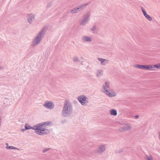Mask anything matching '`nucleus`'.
<instances>
[{
    "label": "nucleus",
    "mask_w": 160,
    "mask_h": 160,
    "mask_svg": "<svg viewBox=\"0 0 160 160\" xmlns=\"http://www.w3.org/2000/svg\"><path fill=\"white\" fill-rule=\"evenodd\" d=\"M73 110L72 103L68 100H66L64 102L62 111V116L64 118L69 117L72 113Z\"/></svg>",
    "instance_id": "1"
},
{
    "label": "nucleus",
    "mask_w": 160,
    "mask_h": 160,
    "mask_svg": "<svg viewBox=\"0 0 160 160\" xmlns=\"http://www.w3.org/2000/svg\"><path fill=\"white\" fill-rule=\"evenodd\" d=\"M50 122H46L40 123L35 125V132L39 135H43L48 134L49 131L45 128V125H48Z\"/></svg>",
    "instance_id": "2"
},
{
    "label": "nucleus",
    "mask_w": 160,
    "mask_h": 160,
    "mask_svg": "<svg viewBox=\"0 0 160 160\" xmlns=\"http://www.w3.org/2000/svg\"><path fill=\"white\" fill-rule=\"evenodd\" d=\"M45 29L42 28L33 39L31 44V46H35L38 44L41 41L45 34Z\"/></svg>",
    "instance_id": "3"
},
{
    "label": "nucleus",
    "mask_w": 160,
    "mask_h": 160,
    "mask_svg": "<svg viewBox=\"0 0 160 160\" xmlns=\"http://www.w3.org/2000/svg\"><path fill=\"white\" fill-rule=\"evenodd\" d=\"M103 92L109 97L115 96L116 94L115 92L112 91L110 89V83L106 82L103 86Z\"/></svg>",
    "instance_id": "4"
},
{
    "label": "nucleus",
    "mask_w": 160,
    "mask_h": 160,
    "mask_svg": "<svg viewBox=\"0 0 160 160\" xmlns=\"http://www.w3.org/2000/svg\"><path fill=\"white\" fill-rule=\"evenodd\" d=\"M90 13L88 12L83 15V18L81 19L80 24L82 26H85L89 21Z\"/></svg>",
    "instance_id": "5"
},
{
    "label": "nucleus",
    "mask_w": 160,
    "mask_h": 160,
    "mask_svg": "<svg viewBox=\"0 0 160 160\" xmlns=\"http://www.w3.org/2000/svg\"><path fill=\"white\" fill-rule=\"evenodd\" d=\"M78 100L81 104L83 106H86L88 103V98L84 95H80L77 98Z\"/></svg>",
    "instance_id": "6"
},
{
    "label": "nucleus",
    "mask_w": 160,
    "mask_h": 160,
    "mask_svg": "<svg viewBox=\"0 0 160 160\" xmlns=\"http://www.w3.org/2000/svg\"><path fill=\"white\" fill-rule=\"evenodd\" d=\"M43 106L47 109L52 110L54 108L55 105L53 102L49 101H46L45 102Z\"/></svg>",
    "instance_id": "7"
},
{
    "label": "nucleus",
    "mask_w": 160,
    "mask_h": 160,
    "mask_svg": "<svg viewBox=\"0 0 160 160\" xmlns=\"http://www.w3.org/2000/svg\"><path fill=\"white\" fill-rule=\"evenodd\" d=\"M135 67L142 70H152V65H137L135 66Z\"/></svg>",
    "instance_id": "8"
},
{
    "label": "nucleus",
    "mask_w": 160,
    "mask_h": 160,
    "mask_svg": "<svg viewBox=\"0 0 160 160\" xmlns=\"http://www.w3.org/2000/svg\"><path fill=\"white\" fill-rule=\"evenodd\" d=\"M106 146L105 144H101L98 146V148L95 150L96 152L101 153L104 152L106 150Z\"/></svg>",
    "instance_id": "9"
},
{
    "label": "nucleus",
    "mask_w": 160,
    "mask_h": 160,
    "mask_svg": "<svg viewBox=\"0 0 160 160\" xmlns=\"http://www.w3.org/2000/svg\"><path fill=\"white\" fill-rule=\"evenodd\" d=\"M35 18V15L33 13L28 14L27 15V18L28 22L30 24L32 23V22Z\"/></svg>",
    "instance_id": "10"
},
{
    "label": "nucleus",
    "mask_w": 160,
    "mask_h": 160,
    "mask_svg": "<svg viewBox=\"0 0 160 160\" xmlns=\"http://www.w3.org/2000/svg\"><path fill=\"white\" fill-rule=\"evenodd\" d=\"M131 128V127L129 124L125 125L124 126L120 128H119V131L121 132H125L128 131Z\"/></svg>",
    "instance_id": "11"
},
{
    "label": "nucleus",
    "mask_w": 160,
    "mask_h": 160,
    "mask_svg": "<svg viewBox=\"0 0 160 160\" xmlns=\"http://www.w3.org/2000/svg\"><path fill=\"white\" fill-rule=\"evenodd\" d=\"M141 9L144 16L146 19L150 21H152V18L150 15L147 14L145 10L142 7H141Z\"/></svg>",
    "instance_id": "12"
},
{
    "label": "nucleus",
    "mask_w": 160,
    "mask_h": 160,
    "mask_svg": "<svg viewBox=\"0 0 160 160\" xmlns=\"http://www.w3.org/2000/svg\"><path fill=\"white\" fill-rule=\"evenodd\" d=\"M81 39L83 42H90L92 41L91 38L86 36H82L81 38Z\"/></svg>",
    "instance_id": "13"
},
{
    "label": "nucleus",
    "mask_w": 160,
    "mask_h": 160,
    "mask_svg": "<svg viewBox=\"0 0 160 160\" xmlns=\"http://www.w3.org/2000/svg\"><path fill=\"white\" fill-rule=\"evenodd\" d=\"M98 60L101 63L102 65H105L108 62V60L104 59L98 58Z\"/></svg>",
    "instance_id": "14"
},
{
    "label": "nucleus",
    "mask_w": 160,
    "mask_h": 160,
    "mask_svg": "<svg viewBox=\"0 0 160 160\" xmlns=\"http://www.w3.org/2000/svg\"><path fill=\"white\" fill-rule=\"evenodd\" d=\"M24 127L25 129L26 130L29 129H31L32 130H34L35 131V130L36 128H35V125L33 126V127H31L28 124H26L25 125Z\"/></svg>",
    "instance_id": "15"
},
{
    "label": "nucleus",
    "mask_w": 160,
    "mask_h": 160,
    "mask_svg": "<svg viewBox=\"0 0 160 160\" xmlns=\"http://www.w3.org/2000/svg\"><path fill=\"white\" fill-rule=\"evenodd\" d=\"M78 8L77 7L72 9L70 11V12L72 13H76L78 12L79 11Z\"/></svg>",
    "instance_id": "16"
},
{
    "label": "nucleus",
    "mask_w": 160,
    "mask_h": 160,
    "mask_svg": "<svg viewBox=\"0 0 160 160\" xmlns=\"http://www.w3.org/2000/svg\"><path fill=\"white\" fill-rule=\"evenodd\" d=\"M109 112L111 115L116 116L117 114V111L114 109L110 110Z\"/></svg>",
    "instance_id": "17"
},
{
    "label": "nucleus",
    "mask_w": 160,
    "mask_h": 160,
    "mask_svg": "<svg viewBox=\"0 0 160 160\" xmlns=\"http://www.w3.org/2000/svg\"><path fill=\"white\" fill-rule=\"evenodd\" d=\"M89 4V3H87L85 4L80 5L77 7L78 8V9L80 11L81 9H82L84 8V7L87 6Z\"/></svg>",
    "instance_id": "18"
},
{
    "label": "nucleus",
    "mask_w": 160,
    "mask_h": 160,
    "mask_svg": "<svg viewBox=\"0 0 160 160\" xmlns=\"http://www.w3.org/2000/svg\"><path fill=\"white\" fill-rule=\"evenodd\" d=\"M152 70H155L156 68L160 69V63L156 64L154 65H152Z\"/></svg>",
    "instance_id": "19"
},
{
    "label": "nucleus",
    "mask_w": 160,
    "mask_h": 160,
    "mask_svg": "<svg viewBox=\"0 0 160 160\" xmlns=\"http://www.w3.org/2000/svg\"><path fill=\"white\" fill-rule=\"evenodd\" d=\"M103 71L101 70H99L97 71V76L98 77H100L102 76L103 74Z\"/></svg>",
    "instance_id": "20"
},
{
    "label": "nucleus",
    "mask_w": 160,
    "mask_h": 160,
    "mask_svg": "<svg viewBox=\"0 0 160 160\" xmlns=\"http://www.w3.org/2000/svg\"><path fill=\"white\" fill-rule=\"evenodd\" d=\"M6 148L7 149H16L19 150V149L14 146H6Z\"/></svg>",
    "instance_id": "21"
},
{
    "label": "nucleus",
    "mask_w": 160,
    "mask_h": 160,
    "mask_svg": "<svg viewBox=\"0 0 160 160\" xmlns=\"http://www.w3.org/2000/svg\"><path fill=\"white\" fill-rule=\"evenodd\" d=\"M73 60V61L75 62H79L80 61L79 58L77 57H74Z\"/></svg>",
    "instance_id": "22"
},
{
    "label": "nucleus",
    "mask_w": 160,
    "mask_h": 160,
    "mask_svg": "<svg viewBox=\"0 0 160 160\" xmlns=\"http://www.w3.org/2000/svg\"><path fill=\"white\" fill-rule=\"evenodd\" d=\"M96 27L95 25H94L93 26L92 28L90 29V30L91 31H92L93 32V33H95V31L96 30Z\"/></svg>",
    "instance_id": "23"
},
{
    "label": "nucleus",
    "mask_w": 160,
    "mask_h": 160,
    "mask_svg": "<svg viewBox=\"0 0 160 160\" xmlns=\"http://www.w3.org/2000/svg\"><path fill=\"white\" fill-rule=\"evenodd\" d=\"M50 149V148H45L43 150H42L43 152V153L46 152L47 151H48Z\"/></svg>",
    "instance_id": "24"
},
{
    "label": "nucleus",
    "mask_w": 160,
    "mask_h": 160,
    "mask_svg": "<svg viewBox=\"0 0 160 160\" xmlns=\"http://www.w3.org/2000/svg\"><path fill=\"white\" fill-rule=\"evenodd\" d=\"M52 6V4L51 3H50L48 4L47 6V8H48L51 7Z\"/></svg>",
    "instance_id": "25"
},
{
    "label": "nucleus",
    "mask_w": 160,
    "mask_h": 160,
    "mask_svg": "<svg viewBox=\"0 0 160 160\" xmlns=\"http://www.w3.org/2000/svg\"><path fill=\"white\" fill-rule=\"evenodd\" d=\"M147 160H153L151 156H148L146 158Z\"/></svg>",
    "instance_id": "26"
},
{
    "label": "nucleus",
    "mask_w": 160,
    "mask_h": 160,
    "mask_svg": "<svg viewBox=\"0 0 160 160\" xmlns=\"http://www.w3.org/2000/svg\"><path fill=\"white\" fill-rule=\"evenodd\" d=\"M134 117L136 119H138L139 118V116L138 115H136L134 116Z\"/></svg>",
    "instance_id": "27"
},
{
    "label": "nucleus",
    "mask_w": 160,
    "mask_h": 160,
    "mask_svg": "<svg viewBox=\"0 0 160 160\" xmlns=\"http://www.w3.org/2000/svg\"><path fill=\"white\" fill-rule=\"evenodd\" d=\"M66 120H63V121H61V122L62 123H65L66 122Z\"/></svg>",
    "instance_id": "28"
},
{
    "label": "nucleus",
    "mask_w": 160,
    "mask_h": 160,
    "mask_svg": "<svg viewBox=\"0 0 160 160\" xmlns=\"http://www.w3.org/2000/svg\"><path fill=\"white\" fill-rule=\"evenodd\" d=\"M73 103L75 104H77L78 103V102L76 101H74L73 102Z\"/></svg>",
    "instance_id": "29"
},
{
    "label": "nucleus",
    "mask_w": 160,
    "mask_h": 160,
    "mask_svg": "<svg viewBox=\"0 0 160 160\" xmlns=\"http://www.w3.org/2000/svg\"><path fill=\"white\" fill-rule=\"evenodd\" d=\"M25 130H26L25 129H25H21V131L22 132H23Z\"/></svg>",
    "instance_id": "30"
},
{
    "label": "nucleus",
    "mask_w": 160,
    "mask_h": 160,
    "mask_svg": "<svg viewBox=\"0 0 160 160\" xmlns=\"http://www.w3.org/2000/svg\"><path fill=\"white\" fill-rule=\"evenodd\" d=\"M6 145H7V146H8V143H6Z\"/></svg>",
    "instance_id": "31"
},
{
    "label": "nucleus",
    "mask_w": 160,
    "mask_h": 160,
    "mask_svg": "<svg viewBox=\"0 0 160 160\" xmlns=\"http://www.w3.org/2000/svg\"><path fill=\"white\" fill-rule=\"evenodd\" d=\"M159 138L160 139V132L159 133Z\"/></svg>",
    "instance_id": "32"
}]
</instances>
